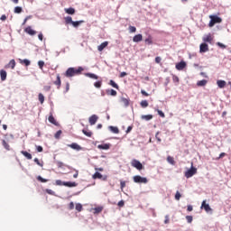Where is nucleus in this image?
I'll use <instances>...</instances> for the list:
<instances>
[{"label": "nucleus", "mask_w": 231, "mask_h": 231, "mask_svg": "<svg viewBox=\"0 0 231 231\" xmlns=\"http://www.w3.org/2000/svg\"><path fill=\"white\" fill-rule=\"evenodd\" d=\"M84 71V69L82 67L76 68H69L65 72V77L68 79L71 77H75V75H80Z\"/></svg>", "instance_id": "nucleus-1"}, {"label": "nucleus", "mask_w": 231, "mask_h": 231, "mask_svg": "<svg viewBox=\"0 0 231 231\" xmlns=\"http://www.w3.org/2000/svg\"><path fill=\"white\" fill-rule=\"evenodd\" d=\"M209 23L208 26L209 28H212L215 24H219L221 23H223V19H221V17L217 16V15H209Z\"/></svg>", "instance_id": "nucleus-2"}, {"label": "nucleus", "mask_w": 231, "mask_h": 231, "mask_svg": "<svg viewBox=\"0 0 231 231\" xmlns=\"http://www.w3.org/2000/svg\"><path fill=\"white\" fill-rule=\"evenodd\" d=\"M195 174H198V169H196L194 166H191V168L189 170H188L187 171H185V178H192V176H194Z\"/></svg>", "instance_id": "nucleus-3"}, {"label": "nucleus", "mask_w": 231, "mask_h": 231, "mask_svg": "<svg viewBox=\"0 0 231 231\" xmlns=\"http://www.w3.org/2000/svg\"><path fill=\"white\" fill-rule=\"evenodd\" d=\"M131 166L134 167V169H137V171H142V169H143V164H142L140 161L135 159L132 160Z\"/></svg>", "instance_id": "nucleus-4"}, {"label": "nucleus", "mask_w": 231, "mask_h": 231, "mask_svg": "<svg viewBox=\"0 0 231 231\" xmlns=\"http://www.w3.org/2000/svg\"><path fill=\"white\" fill-rule=\"evenodd\" d=\"M92 178L94 180H102L103 181H107V175H101L100 172L96 171L93 175Z\"/></svg>", "instance_id": "nucleus-5"}, {"label": "nucleus", "mask_w": 231, "mask_h": 231, "mask_svg": "<svg viewBox=\"0 0 231 231\" xmlns=\"http://www.w3.org/2000/svg\"><path fill=\"white\" fill-rule=\"evenodd\" d=\"M202 41L205 43L208 42L209 44H212V41H214V37H212L211 33H208L203 36Z\"/></svg>", "instance_id": "nucleus-6"}, {"label": "nucleus", "mask_w": 231, "mask_h": 231, "mask_svg": "<svg viewBox=\"0 0 231 231\" xmlns=\"http://www.w3.org/2000/svg\"><path fill=\"white\" fill-rule=\"evenodd\" d=\"M175 68L179 71H181V70L185 69V68H187V63L185 61H180L176 64Z\"/></svg>", "instance_id": "nucleus-7"}, {"label": "nucleus", "mask_w": 231, "mask_h": 231, "mask_svg": "<svg viewBox=\"0 0 231 231\" xmlns=\"http://www.w3.org/2000/svg\"><path fill=\"white\" fill-rule=\"evenodd\" d=\"M54 86H57V89H60V86L62 85V81L60 80V74H57L56 80L53 81Z\"/></svg>", "instance_id": "nucleus-8"}, {"label": "nucleus", "mask_w": 231, "mask_h": 231, "mask_svg": "<svg viewBox=\"0 0 231 231\" xmlns=\"http://www.w3.org/2000/svg\"><path fill=\"white\" fill-rule=\"evenodd\" d=\"M208 51V44L203 42L199 46V52L200 53H207Z\"/></svg>", "instance_id": "nucleus-9"}, {"label": "nucleus", "mask_w": 231, "mask_h": 231, "mask_svg": "<svg viewBox=\"0 0 231 231\" xmlns=\"http://www.w3.org/2000/svg\"><path fill=\"white\" fill-rule=\"evenodd\" d=\"M97 121H98V116L97 115L91 116L88 119L90 125H95V124H97Z\"/></svg>", "instance_id": "nucleus-10"}, {"label": "nucleus", "mask_w": 231, "mask_h": 231, "mask_svg": "<svg viewBox=\"0 0 231 231\" xmlns=\"http://www.w3.org/2000/svg\"><path fill=\"white\" fill-rule=\"evenodd\" d=\"M200 208H204V210H206L207 212L212 211L210 205L207 204V200L202 201Z\"/></svg>", "instance_id": "nucleus-11"}, {"label": "nucleus", "mask_w": 231, "mask_h": 231, "mask_svg": "<svg viewBox=\"0 0 231 231\" xmlns=\"http://www.w3.org/2000/svg\"><path fill=\"white\" fill-rule=\"evenodd\" d=\"M134 183H145V178L136 175L134 177Z\"/></svg>", "instance_id": "nucleus-12"}, {"label": "nucleus", "mask_w": 231, "mask_h": 231, "mask_svg": "<svg viewBox=\"0 0 231 231\" xmlns=\"http://www.w3.org/2000/svg\"><path fill=\"white\" fill-rule=\"evenodd\" d=\"M111 148V144L109 143H103V144H98L97 149H100L102 151H107Z\"/></svg>", "instance_id": "nucleus-13"}, {"label": "nucleus", "mask_w": 231, "mask_h": 231, "mask_svg": "<svg viewBox=\"0 0 231 231\" xmlns=\"http://www.w3.org/2000/svg\"><path fill=\"white\" fill-rule=\"evenodd\" d=\"M25 33H28V35H35L37 33L36 31H33V29H32V26H28L24 29Z\"/></svg>", "instance_id": "nucleus-14"}, {"label": "nucleus", "mask_w": 231, "mask_h": 231, "mask_svg": "<svg viewBox=\"0 0 231 231\" xmlns=\"http://www.w3.org/2000/svg\"><path fill=\"white\" fill-rule=\"evenodd\" d=\"M109 42H104L99 46H97L98 51H104L105 48H107Z\"/></svg>", "instance_id": "nucleus-15"}, {"label": "nucleus", "mask_w": 231, "mask_h": 231, "mask_svg": "<svg viewBox=\"0 0 231 231\" xmlns=\"http://www.w3.org/2000/svg\"><path fill=\"white\" fill-rule=\"evenodd\" d=\"M141 41H143V36L142 34H136L133 38L134 42H141Z\"/></svg>", "instance_id": "nucleus-16"}, {"label": "nucleus", "mask_w": 231, "mask_h": 231, "mask_svg": "<svg viewBox=\"0 0 231 231\" xmlns=\"http://www.w3.org/2000/svg\"><path fill=\"white\" fill-rule=\"evenodd\" d=\"M68 147L70 149H74L75 151H80L81 147L77 143H72L71 144H68Z\"/></svg>", "instance_id": "nucleus-17"}, {"label": "nucleus", "mask_w": 231, "mask_h": 231, "mask_svg": "<svg viewBox=\"0 0 231 231\" xmlns=\"http://www.w3.org/2000/svg\"><path fill=\"white\" fill-rule=\"evenodd\" d=\"M120 102H121V104L125 107H128V106H129V98H127V97H121Z\"/></svg>", "instance_id": "nucleus-18"}, {"label": "nucleus", "mask_w": 231, "mask_h": 231, "mask_svg": "<svg viewBox=\"0 0 231 231\" xmlns=\"http://www.w3.org/2000/svg\"><path fill=\"white\" fill-rule=\"evenodd\" d=\"M5 68H11V69H15V60H11L7 65H5Z\"/></svg>", "instance_id": "nucleus-19"}, {"label": "nucleus", "mask_w": 231, "mask_h": 231, "mask_svg": "<svg viewBox=\"0 0 231 231\" xmlns=\"http://www.w3.org/2000/svg\"><path fill=\"white\" fill-rule=\"evenodd\" d=\"M208 82V81L207 79H202L197 82V86L199 88H203L204 86H207Z\"/></svg>", "instance_id": "nucleus-20"}, {"label": "nucleus", "mask_w": 231, "mask_h": 231, "mask_svg": "<svg viewBox=\"0 0 231 231\" xmlns=\"http://www.w3.org/2000/svg\"><path fill=\"white\" fill-rule=\"evenodd\" d=\"M6 70H5V69H1L0 70V77H1V80L3 81V82H5V80H6Z\"/></svg>", "instance_id": "nucleus-21"}, {"label": "nucleus", "mask_w": 231, "mask_h": 231, "mask_svg": "<svg viewBox=\"0 0 231 231\" xmlns=\"http://www.w3.org/2000/svg\"><path fill=\"white\" fill-rule=\"evenodd\" d=\"M49 122L52 124L53 125H59V123H57V120H55V117H53V115H51L48 118Z\"/></svg>", "instance_id": "nucleus-22"}, {"label": "nucleus", "mask_w": 231, "mask_h": 231, "mask_svg": "<svg viewBox=\"0 0 231 231\" xmlns=\"http://www.w3.org/2000/svg\"><path fill=\"white\" fill-rule=\"evenodd\" d=\"M82 133L83 134H85V136H88V138H91V136H93V132L89 131L88 129H83Z\"/></svg>", "instance_id": "nucleus-23"}, {"label": "nucleus", "mask_w": 231, "mask_h": 231, "mask_svg": "<svg viewBox=\"0 0 231 231\" xmlns=\"http://www.w3.org/2000/svg\"><path fill=\"white\" fill-rule=\"evenodd\" d=\"M21 154H23V156H24L27 160H32V153L26 152V151H22Z\"/></svg>", "instance_id": "nucleus-24"}, {"label": "nucleus", "mask_w": 231, "mask_h": 231, "mask_svg": "<svg viewBox=\"0 0 231 231\" xmlns=\"http://www.w3.org/2000/svg\"><path fill=\"white\" fill-rule=\"evenodd\" d=\"M63 186L64 187H77V182H71V181H67V182H63Z\"/></svg>", "instance_id": "nucleus-25"}, {"label": "nucleus", "mask_w": 231, "mask_h": 231, "mask_svg": "<svg viewBox=\"0 0 231 231\" xmlns=\"http://www.w3.org/2000/svg\"><path fill=\"white\" fill-rule=\"evenodd\" d=\"M19 62L20 64H23L24 66H30L32 64V61L26 59L25 60L19 59Z\"/></svg>", "instance_id": "nucleus-26"}, {"label": "nucleus", "mask_w": 231, "mask_h": 231, "mask_svg": "<svg viewBox=\"0 0 231 231\" xmlns=\"http://www.w3.org/2000/svg\"><path fill=\"white\" fill-rule=\"evenodd\" d=\"M57 166L59 167V169H62V167H67V169H70L72 170L73 168L69 165H65L62 162H57Z\"/></svg>", "instance_id": "nucleus-27"}, {"label": "nucleus", "mask_w": 231, "mask_h": 231, "mask_svg": "<svg viewBox=\"0 0 231 231\" xmlns=\"http://www.w3.org/2000/svg\"><path fill=\"white\" fill-rule=\"evenodd\" d=\"M109 130L114 133V134H118V133H120V130L116 126H109Z\"/></svg>", "instance_id": "nucleus-28"}, {"label": "nucleus", "mask_w": 231, "mask_h": 231, "mask_svg": "<svg viewBox=\"0 0 231 231\" xmlns=\"http://www.w3.org/2000/svg\"><path fill=\"white\" fill-rule=\"evenodd\" d=\"M217 84L218 88H225V86H226V81H225V80H217Z\"/></svg>", "instance_id": "nucleus-29"}, {"label": "nucleus", "mask_w": 231, "mask_h": 231, "mask_svg": "<svg viewBox=\"0 0 231 231\" xmlns=\"http://www.w3.org/2000/svg\"><path fill=\"white\" fill-rule=\"evenodd\" d=\"M65 12L69 15H73V14H75V8H73V7L67 8V9H65Z\"/></svg>", "instance_id": "nucleus-30"}, {"label": "nucleus", "mask_w": 231, "mask_h": 231, "mask_svg": "<svg viewBox=\"0 0 231 231\" xmlns=\"http://www.w3.org/2000/svg\"><path fill=\"white\" fill-rule=\"evenodd\" d=\"M86 77H88V79H94V80H98V76L93 73H87Z\"/></svg>", "instance_id": "nucleus-31"}, {"label": "nucleus", "mask_w": 231, "mask_h": 231, "mask_svg": "<svg viewBox=\"0 0 231 231\" xmlns=\"http://www.w3.org/2000/svg\"><path fill=\"white\" fill-rule=\"evenodd\" d=\"M65 24H73V18L71 16H67L64 18Z\"/></svg>", "instance_id": "nucleus-32"}, {"label": "nucleus", "mask_w": 231, "mask_h": 231, "mask_svg": "<svg viewBox=\"0 0 231 231\" xmlns=\"http://www.w3.org/2000/svg\"><path fill=\"white\" fill-rule=\"evenodd\" d=\"M106 94L110 95L111 97H116L117 93L115 89H108L106 90Z\"/></svg>", "instance_id": "nucleus-33"}, {"label": "nucleus", "mask_w": 231, "mask_h": 231, "mask_svg": "<svg viewBox=\"0 0 231 231\" xmlns=\"http://www.w3.org/2000/svg\"><path fill=\"white\" fill-rule=\"evenodd\" d=\"M83 23H84L83 20L77 21V22H72V26H74V28H79V26H80V24H82Z\"/></svg>", "instance_id": "nucleus-34"}, {"label": "nucleus", "mask_w": 231, "mask_h": 231, "mask_svg": "<svg viewBox=\"0 0 231 231\" xmlns=\"http://www.w3.org/2000/svg\"><path fill=\"white\" fill-rule=\"evenodd\" d=\"M104 210V207H97L94 208V214H100Z\"/></svg>", "instance_id": "nucleus-35"}, {"label": "nucleus", "mask_w": 231, "mask_h": 231, "mask_svg": "<svg viewBox=\"0 0 231 231\" xmlns=\"http://www.w3.org/2000/svg\"><path fill=\"white\" fill-rule=\"evenodd\" d=\"M95 88H97V89H100L102 88V80L99 81H96L94 83Z\"/></svg>", "instance_id": "nucleus-36"}, {"label": "nucleus", "mask_w": 231, "mask_h": 231, "mask_svg": "<svg viewBox=\"0 0 231 231\" xmlns=\"http://www.w3.org/2000/svg\"><path fill=\"white\" fill-rule=\"evenodd\" d=\"M2 144L5 147V149H6V151H10V144H8V143H6L5 140L2 141Z\"/></svg>", "instance_id": "nucleus-37"}, {"label": "nucleus", "mask_w": 231, "mask_h": 231, "mask_svg": "<svg viewBox=\"0 0 231 231\" xmlns=\"http://www.w3.org/2000/svg\"><path fill=\"white\" fill-rule=\"evenodd\" d=\"M38 99L41 104H44V95H42V93L38 95Z\"/></svg>", "instance_id": "nucleus-38"}, {"label": "nucleus", "mask_w": 231, "mask_h": 231, "mask_svg": "<svg viewBox=\"0 0 231 231\" xmlns=\"http://www.w3.org/2000/svg\"><path fill=\"white\" fill-rule=\"evenodd\" d=\"M76 210H77L78 212H82V210H83L82 204L77 203V204H76Z\"/></svg>", "instance_id": "nucleus-39"}, {"label": "nucleus", "mask_w": 231, "mask_h": 231, "mask_svg": "<svg viewBox=\"0 0 231 231\" xmlns=\"http://www.w3.org/2000/svg\"><path fill=\"white\" fill-rule=\"evenodd\" d=\"M38 181H41V183H48V179H44L42 176L37 177Z\"/></svg>", "instance_id": "nucleus-40"}, {"label": "nucleus", "mask_w": 231, "mask_h": 231, "mask_svg": "<svg viewBox=\"0 0 231 231\" xmlns=\"http://www.w3.org/2000/svg\"><path fill=\"white\" fill-rule=\"evenodd\" d=\"M23 13V7L16 6L14 7V14H22Z\"/></svg>", "instance_id": "nucleus-41"}, {"label": "nucleus", "mask_w": 231, "mask_h": 231, "mask_svg": "<svg viewBox=\"0 0 231 231\" xmlns=\"http://www.w3.org/2000/svg\"><path fill=\"white\" fill-rule=\"evenodd\" d=\"M172 81L175 83V84H180V78L176 75H172Z\"/></svg>", "instance_id": "nucleus-42"}, {"label": "nucleus", "mask_w": 231, "mask_h": 231, "mask_svg": "<svg viewBox=\"0 0 231 231\" xmlns=\"http://www.w3.org/2000/svg\"><path fill=\"white\" fill-rule=\"evenodd\" d=\"M110 86H112V88H115L116 89H118V84H116L113 79L110 80L109 82Z\"/></svg>", "instance_id": "nucleus-43"}, {"label": "nucleus", "mask_w": 231, "mask_h": 231, "mask_svg": "<svg viewBox=\"0 0 231 231\" xmlns=\"http://www.w3.org/2000/svg\"><path fill=\"white\" fill-rule=\"evenodd\" d=\"M128 30H129V32L130 33H135L136 32V27L133 26V25H130L128 27Z\"/></svg>", "instance_id": "nucleus-44"}, {"label": "nucleus", "mask_w": 231, "mask_h": 231, "mask_svg": "<svg viewBox=\"0 0 231 231\" xmlns=\"http://www.w3.org/2000/svg\"><path fill=\"white\" fill-rule=\"evenodd\" d=\"M145 42H146V44H152V36H148L145 39Z\"/></svg>", "instance_id": "nucleus-45"}, {"label": "nucleus", "mask_w": 231, "mask_h": 231, "mask_svg": "<svg viewBox=\"0 0 231 231\" xmlns=\"http://www.w3.org/2000/svg\"><path fill=\"white\" fill-rule=\"evenodd\" d=\"M167 162L169 163H171V165H174L175 162H174V158L173 157H171V156H168L167 157Z\"/></svg>", "instance_id": "nucleus-46"}, {"label": "nucleus", "mask_w": 231, "mask_h": 231, "mask_svg": "<svg viewBox=\"0 0 231 231\" xmlns=\"http://www.w3.org/2000/svg\"><path fill=\"white\" fill-rule=\"evenodd\" d=\"M60 134H62V130H59L55 135L54 138H56V140H59V138H60Z\"/></svg>", "instance_id": "nucleus-47"}, {"label": "nucleus", "mask_w": 231, "mask_h": 231, "mask_svg": "<svg viewBox=\"0 0 231 231\" xmlns=\"http://www.w3.org/2000/svg\"><path fill=\"white\" fill-rule=\"evenodd\" d=\"M175 199L177 201H180V199H181V194L180 193V191H177L175 194Z\"/></svg>", "instance_id": "nucleus-48"}, {"label": "nucleus", "mask_w": 231, "mask_h": 231, "mask_svg": "<svg viewBox=\"0 0 231 231\" xmlns=\"http://www.w3.org/2000/svg\"><path fill=\"white\" fill-rule=\"evenodd\" d=\"M38 66L40 69H42L44 68V61L42 60L38 61Z\"/></svg>", "instance_id": "nucleus-49"}, {"label": "nucleus", "mask_w": 231, "mask_h": 231, "mask_svg": "<svg viewBox=\"0 0 231 231\" xmlns=\"http://www.w3.org/2000/svg\"><path fill=\"white\" fill-rule=\"evenodd\" d=\"M158 115L161 116V118H165V113L162 110H157Z\"/></svg>", "instance_id": "nucleus-50"}, {"label": "nucleus", "mask_w": 231, "mask_h": 231, "mask_svg": "<svg viewBox=\"0 0 231 231\" xmlns=\"http://www.w3.org/2000/svg\"><path fill=\"white\" fill-rule=\"evenodd\" d=\"M34 162H35V163L37 164V165H39L40 167H42V162H41V161H39V159L38 158H35L34 159Z\"/></svg>", "instance_id": "nucleus-51"}, {"label": "nucleus", "mask_w": 231, "mask_h": 231, "mask_svg": "<svg viewBox=\"0 0 231 231\" xmlns=\"http://www.w3.org/2000/svg\"><path fill=\"white\" fill-rule=\"evenodd\" d=\"M155 62H156V64H161V63H162V57L157 56V57L155 58Z\"/></svg>", "instance_id": "nucleus-52"}, {"label": "nucleus", "mask_w": 231, "mask_h": 231, "mask_svg": "<svg viewBox=\"0 0 231 231\" xmlns=\"http://www.w3.org/2000/svg\"><path fill=\"white\" fill-rule=\"evenodd\" d=\"M217 45L219 46V48H222V50H225V48H226V45L221 43V42H217Z\"/></svg>", "instance_id": "nucleus-53"}, {"label": "nucleus", "mask_w": 231, "mask_h": 231, "mask_svg": "<svg viewBox=\"0 0 231 231\" xmlns=\"http://www.w3.org/2000/svg\"><path fill=\"white\" fill-rule=\"evenodd\" d=\"M73 208H75V203L70 202V203L69 204V210H73Z\"/></svg>", "instance_id": "nucleus-54"}, {"label": "nucleus", "mask_w": 231, "mask_h": 231, "mask_svg": "<svg viewBox=\"0 0 231 231\" xmlns=\"http://www.w3.org/2000/svg\"><path fill=\"white\" fill-rule=\"evenodd\" d=\"M225 156H226V152H221L219 154V156L217 158V160H221V158H225Z\"/></svg>", "instance_id": "nucleus-55"}, {"label": "nucleus", "mask_w": 231, "mask_h": 231, "mask_svg": "<svg viewBox=\"0 0 231 231\" xmlns=\"http://www.w3.org/2000/svg\"><path fill=\"white\" fill-rule=\"evenodd\" d=\"M186 219H187V222H188V223H192V219H193V218H192V216H187V217H186Z\"/></svg>", "instance_id": "nucleus-56"}, {"label": "nucleus", "mask_w": 231, "mask_h": 231, "mask_svg": "<svg viewBox=\"0 0 231 231\" xmlns=\"http://www.w3.org/2000/svg\"><path fill=\"white\" fill-rule=\"evenodd\" d=\"M56 185L62 186V185H64V182L62 180H56Z\"/></svg>", "instance_id": "nucleus-57"}, {"label": "nucleus", "mask_w": 231, "mask_h": 231, "mask_svg": "<svg viewBox=\"0 0 231 231\" xmlns=\"http://www.w3.org/2000/svg\"><path fill=\"white\" fill-rule=\"evenodd\" d=\"M117 205H118V207H120L122 208V207H124V205H125V202H124V200H120Z\"/></svg>", "instance_id": "nucleus-58"}, {"label": "nucleus", "mask_w": 231, "mask_h": 231, "mask_svg": "<svg viewBox=\"0 0 231 231\" xmlns=\"http://www.w3.org/2000/svg\"><path fill=\"white\" fill-rule=\"evenodd\" d=\"M120 186H121V189H125V181L121 180L120 181Z\"/></svg>", "instance_id": "nucleus-59"}, {"label": "nucleus", "mask_w": 231, "mask_h": 231, "mask_svg": "<svg viewBox=\"0 0 231 231\" xmlns=\"http://www.w3.org/2000/svg\"><path fill=\"white\" fill-rule=\"evenodd\" d=\"M36 151H38V152H42V146H36Z\"/></svg>", "instance_id": "nucleus-60"}, {"label": "nucleus", "mask_w": 231, "mask_h": 231, "mask_svg": "<svg viewBox=\"0 0 231 231\" xmlns=\"http://www.w3.org/2000/svg\"><path fill=\"white\" fill-rule=\"evenodd\" d=\"M44 91H50V89H51V86H44L43 87Z\"/></svg>", "instance_id": "nucleus-61"}, {"label": "nucleus", "mask_w": 231, "mask_h": 231, "mask_svg": "<svg viewBox=\"0 0 231 231\" xmlns=\"http://www.w3.org/2000/svg\"><path fill=\"white\" fill-rule=\"evenodd\" d=\"M127 73L126 72H121L119 77L120 79H124V77H126Z\"/></svg>", "instance_id": "nucleus-62"}, {"label": "nucleus", "mask_w": 231, "mask_h": 231, "mask_svg": "<svg viewBox=\"0 0 231 231\" xmlns=\"http://www.w3.org/2000/svg\"><path fill=\"white\" fill-rule=\"evenodd\" d=\"M43 38H44V36L42 35V32H41V33L38 34V39H39L40 41H42Z\"/></svg>", "instance_id": "nucleus-63"}, {"label": "nucleus", "mask_w": 231, "mask_h": 231, "mask_svg": "<svg viewBox=\"0 0 231 231\" xmlns=\"http://www.w3.org/2000/svg\"><path fill=\"white\" fill-rule=\"evenodd\" d=\"M152 116L151 115L145 116V120H152Z\"/></svg>", "instance_id": "nucleus-64"}]
</instances>
